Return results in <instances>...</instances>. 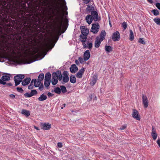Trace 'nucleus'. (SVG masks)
I'll return each mask as SVG.
<instances>
[{
  "mask_svg": "<svg viewBox=\"0 0 160 160\" xmlns=\"http://www.w3.org/2000/svg\"><path fill=\"white\" fill-rule=\"evenodd\" d=\"M0 0V29H5L7 27L11 28L12 25L7 19V15L5 14V9L8 10L10 9L11 6H8L9 2L7 1ZM38 39L36 36L30 35L25 36V34L22 35V33H18L9 36L7 34L1 35L0 45L3 49L8 48L9 46H12L18 50L23 51L33 46H35L38 43Z\"/></svg>",
  "mask_w": 160,
  "mask_h": 160,
  "instance_id": "obj_1",
  "label": "nucleus"
},
{
  "mask_svg": "<svg viewBox=\"0 0 160 160\" xmlns=\"http://www.w3.org/2000/svg\"><path fill=\"white\" fill-rule=\"evenodd\" d=\"M55 37V35L53 36L52 35L51 37L48 38L44 42L42 47L41 48V51H43L45 48L49 47L52 44Z\"/></svg>",
  "mask_w": 160,
  "mask_h": 160,
  "instance_id": "obj_2",
  "label": "nucleus"
},
{
  "mask_svg": "<svg viewBox=\"0 0 160 160\" xmlns=\"http://www.w3.org/2000/svg\"><path fill=\"white\" fill-rule=\"evenodd\" d=\"M1 79H0V84L5 85L6 84V82L10 80L11 75L7 73H3Z\"/></svg>",
  "mask_w": 160,
  "mask_h": 160,
  "instance_id": "obj_3",
  "label": "nucleus"
},
{
  "mask_svg": "<svg viewBox=\"0 0 160 160\" xmlns=\"http://www.w3.org/2000/svg\"><path fill=\"white\" fill-rule=\"evenodd\" d=\"M99 28L100 26L99 23L98 22H95L92 24L91 32L94 34L97 33L99 31Z\"/></svg>",
  "mask_w": 160,
  "mask_h": 160,
  "instance_id": "obj_4",
  "label": "nucleus"
},
{
  "mask_svg": "<svg viewBox=\"0 0 160 160\" xmlns=\"http://www.w3.org/2000/svg\"><path fill=\"white\" fill-rule=\"evenodd\" d=\"M25 14V11L22 8L20 9L18 11H15L14 13V16L20 18L23 17Z\"/></svg>",
  "mask_w": 160,
  "mask_h": 160,
  "instance_id": "obj_5",
  "label": "nucleus"
},
{
  "mask_svg": "<svg viewBox=\"0 0 160 160\" xmlns=\"http://www.w3.org/2000/svg\"><path fill=\"white\" fill-rule=\"evenodd\" d=\"M112 38L113 41H118L120 38L119 32L118 31L114 32L112 35Z\"/></svg>",
  "mask_w": 160,
  "mask_h": 160,
  "instance_id": "obj_6",
  "label": "nucleus"
},
{
  "mask_svg": "<svg viewBox=\"0 0 160 160\" xmlns=\"http://www.w3.org/2000/svg\"><path fill=\"white\" fill-rule=\"evenodd\" d=\"M142 102L143 104L144 108H147L148 105V101L146 95L142 94Z\"/></svg>",
  "mask_w": 160,
  "mask_h": 160,
  "instance_id": "obj_7",
  "label": "nucleus"
},
{
  "mask_svg": "<svg viewBox=\"0 0 160 160\" xmlns=\"http://www.w3.org/2000/svg\"><path fill=\"white\" fill-rule=\"evenodd\" d=\"M52 76L56 77L59 81L61 80L62 78V76L60 71H58L56 72H53L52 74Z\"/></svg>",
  "mask_w": 160,
  "mask_h": 160,
  "instance_id": "obj_8",
  "label": "nucleus"
},
{
  "mask_svg": "<svg viewBox=\"0 0 160 160\" xmlns=\"http://www.w3.org/2000/svg\"><path fill=\"white\" fill-rule=\"evenodd\" d=\"M91 14L92 19L94 21L96 22L100 20L99 19L97 11H92Z\"/></svg>",
  "mask_w": 160,
  "mask_h": 160,
  "instance_id": "obj_9",
  "label": "nucleus"
},
{
  "mask_svg": "<svg viewBox=\"0 0 160 160\" xmlns=\"http://www.w3.org/2000/svg\"><path fill=\"white\" fill-rule=\"evenodd\" d=\"M68 73L67 71H64L63 73L62 80L64 82H67L69 80Z\"/></svg>",
  "mask_w": 160,
  "mask_h": 160,
  "instance_id": "obj_10",
  "label": "nucleus"
},
{
  "mask_svg": "<svg viewBox=\"0 0 160 160\" xmlns=\"http://www.w3.org/2000/svg\"><path fill=\"white\" fill-rule=\"evenodd\" d=\"M38 93L35 90H32L31 91L30 93L28 92L24 94V96L25 97H31L34 95H37Z\"/></svg>",
  "mask_w": 160,
  "mask_h": 160,
  "instance_id": "obj_11",
  "label": "nucleus"
},
{
  "mask_svg": "<svg viewBox=\"0 0 160 160\" xmlns=\"http://www.w3.org/2000/svg\"><path fill=\"white\" fill-rule=\"evenodd\" d=\"M25 76L24 74H19L15 76L14 77V80L20 82H22V80L24 78Z\"/></svg>",
  "mask_w": 160,
  "mask_h": 160,
  "instance_id": "obj_12",
  "label": "nucleus"
},
{
  "mask_svg": "<svg viewBox=\"0 0 160 160\" xmlns=\"http://www.w3.org/2000/svg\"><path fill=\"white\" fill-rule=\"evenodd\" d=\"M132 116L134 118H135L137 120H140V116L138 114V112L136 109H133V110Z\"/></svg>",
  "mask_w": 160,
  "mask_h": 160,
  "instance_id": "obj_13",
  "label": "nucleus"
},
{
  "mask_svg": "<svg viewBox=\"0 0 160 160\" xmlns=\"http://www.w3.org/2000/svg\"><path fill=\"white\" fill-rule=\"evenodd\" d=\"M81 32L83 35H88V34L89 31V30L85 26H82L81 28Z\"/></svg>",
  "mask_w": 160,
  "mask_h": 160,
  "instance_id": "obj_14",
  "label": "nucleus"
},
{
  "mask_svg": "<svg viewBox=\"0 0 160 160\" xmlns=\"http://www.w3.org/2000/svg\"><path fill=\"white\" fill-rule=\"evenodd\" d=\"M102 41L100 39L99 37H97L96 38L95 41V47L96 48H98L99 47Z\"/></svg>",
  "mask_w": 160,
  "mask_h": 160,
  "instance_id": "obj_15",
  "label": "nucleus"
},
{
  "mask_svg": "<svg viewBox=\"0 0 160 160\" xmlns=\"http://www.w3.org/2000/svg\"><path fill=\"white\" fill-rule=\"evenodd\" d=\"M58 17L57 18V20L58 22V24L60 25V27L61 28L62 24V19L63 17H62L61 18H60V12L59 10H58Z\"/></svg>",
  "mask_w": 160,
  "mask_h": 160,
  "instance_id": "obj_16",
  "label": "nucleus"
},
{
  "mask_svg": "<svg viewBox=\"0 0 160 160\" xmlns=\"http://www.w3.org/2000/svg\"><path fill=\"white\" fill-rule=\"evenodd\" d=\"M70 69L71 72L73 73H75L78 70V67L75 64L72 65L70 68Z\"/></svg>",
  "mask_w": 160,
  "mask_h": 160,
  "instance_id": "obj_17",
  "label": "nucleus"
},
{
  "mask_svg": "<svg viewBox=\"0 0 160 160\" xmlns=\"http://www.w3.org/2000/svg\"><path fill=\"white\" fill-rule=\"evenodd\" d=\"M85 71L84 68L81 69L76 74V77L78 78H81L82 77V75Z\"/></svg>",
  "mask_w": 160,
  "mask_h": 160,
  "instance_id": "obj_18",
  "label": "nucleus"
},
{
  "mask_svg": "<svg viewBox=\"0 0 160 160\" xmlns=\"http://www.w3.org/2000/svg\"><path fill=\"white\" fill-rule=\"evenodd\" d=\"M42 128L44 130H49L51 127V124L49 123H42Z\"/></svg>",
  "mask_w": 160,
  "mask_h": 160,
  "instance_id": "obj_19",
  "label": "nucleus"
},
{
  "mask_svg": "<svg viewBox=\"0 0 160 160\" xmlns=\"http://www.w3.org/2000/svg\"><path fill=\"white\" fill-rule=\"evenodd\" d=\"M90 56V52L88 50H86L84 53L83 59L85 61L88 60Z\"/></svg>",
  "mask_w": 160,
  "mask_h": 160,
  "instance_id": "obj_20",
  "label": "nucleus"
},
{
  "mask_svg": "<svg viewBox=\"0 0 160 160\" xmlns=\"http://www.w3.org/2000/svg\"><path fill=\"white\" fill-rule=\"evenodd\" d=\"M86 22L89 25L92 22L93 19H92L91 15L90 14H88L85 18Z\"/></svg>",
  "mask_w": 160,
  "mask_h": 160,
  "instance_id": "obj_21",
  "label": "nucleus"
},
{
  "mask_svg": "<svg viewBox=\"0 0 160 160\" xmlns=\"http://www.w3.org/2000/svg\"><path fill=\"white\" fill-rule=\"evenodd\" d=\"M31 81L30 78H27L22 81V86H25L28 85Z\"/></svg>",
  "mask_w": 160,
  "mask_h": 160,
  "instance_id": "obj_22",
  "label": "nucleus"
},
{
  "mask_svg": "<svg viewBox=\"0 0 160 160\" xmlns=\"http://www.w3.org/2000/svg\"><path fill=\"white\" fill-rule=\"evenodd\" d=\"M21 113L24 115L26 117L29 116L30 114V112L29 111L24 109H22V110Z\"/></svg>",
  "mask_w": 160,
  "mask_h": 160,
  "instance_id": "obj_23",
  "label": "nucleus"
},
{
  "mask_svg": "<svg viewBox=\"0 0 160 160\" xmlns=\"http://www.w3.org/2000/svg\"><path fill=\"white\" fill-rule=\"evenodd\" d=\"M47 99V96L43 93L38 98V100L39 101H42L46 100Z\"/></svg>",
  "mask_w": 160,
  "mask_h": 160,
  "instance_id": "obj_24",
  "label": "nucleus"
},
{
  "mask_svg": "<svg viewBox=\"0 0 160 160\" xmlns=\"http://www.w3.org/2000/svg\"><path fill=\"white\" fill-rule=\"evenodd\" d=\"M87 35H83L82 34L80 36V40L81 41V42H86V40L87 38Z\"/></svg>",
  "mask_w": 160,
  "mask_h": 160,
  "instance_id": "obj_25",
  "label": "nucleus"
},
{
  "mask_svg": "<svg viewBox=\"0 0 160 160\" xmlns=\"http://www.w3.org/2000/svg\"><path fill=\"white\" fill-rule=\"evenodd\" d=\"M94 10V7L92 5H88V7L86 8L87 11L88 12H91V13L92 11H95Z\"/></svg>",
  "mask_w": 160,
  "mask_h": 160,
  "instance_id": "obj_26",
  "label": "nucleus"
},
{
  "mask_svg": "<svg viewBox=\"0 0 160 160\" xmlns=\"http://www.w3.org/2000/svg\"><path fill=\"white\" fill-rule=\"evenodd\" d=\"M106 36V32L105 30H103L101 31L100 34V37H99L100 39L103 41L105 38Z\"/></svg>",
  "mask_w": 160,
  "mask_h": 160,
  "instance_id": "obj_27",
  "label": "nucleus"
},
{
  "mask_svg": "<svg viewBox=\"0 0 160 160\" xmlns=\"http://www.w3.org/2000/svg\"><path fill=\"white\" fill-rule=\"evenodd\" d=\"M70 80L71 83H75L76 81V78L75 76L71 75L70 77Z\"/></svg>",
  "mask_w": 160,
  "mask_h": 160,
  "instance_id": "obj_28",
  "label": "nucleus"
},
{
  "mask_svg": "<svg viewBox=\"0 0 160 160\" xmlns=\"http://www.w3.org/2000/svg\"><path fill=\"white\" fill-rule=\"evenodd\" d=\"M97 80V77L96 76H94L92 77V80L91 82V84L92 85H94L96 83Z\"/></svg>",
  "mask_w": 160,
  "mask_h": 160,
  "instance_id": "obj_29",
  "label": "nucleus"
},
{
  "mask_svg": "<svg viewBox=\"0 0 160 160\" xmlns=\"http://www.w3.org/2000/svg\"><path fill=\"white\" fill-rule=\"evenodd\" d=\"M58 82V79L56 77H52V83L53 85H55Z\"/></svg>",
  "mask_w": 160,
  "mask_h": 160,
  "instance_id": "obj_30",
  "label": "nucleus"
},
{
  "mask_svg": "<svg viewBox=\"0 0 160 160\" xmlns=\"http://www.w3.org/2000/svg\"><path fill=\"white\" fill-rule=\"evenodd\" d=\"M105 51L108 52H110L112 49V48L111 47L107 45L105 46Z\"/></svg>",
  "mask_w": 160,
  "mask_h": 160,
  "instance_id": "obj_31",
  "label": "nucleus"
},
{
  "mask_svg": "<svg viewBox=\"0 0 160 160\" xmlns=\"http://www.w3.org/2000/svg\"><path fill=\"white\" fill-rule=\"evenodd\" d=\"M51 82V80H48L45 79L44 84L45 87L48 88Z\"/></svg>",
  "mask_w": 160,
  "mask_h": 160,
  "instance_id": "obj_32",
  "label": "nucleus"
},
{
  "mask_svg": "<svg viewBox=\"0 0 160 160\" xmlns=\"http://www.w3.org/2000/svg\"><path fill=\"white\" fill-rule=\"evenodd\" d=\"M130 40L131 41H132L133 40L134 38V35H133V33L131 29L130 30Z\"/></svg>",
  "mask_w": 160,
  "mask_h": 160,
  "instance_id": "obj_33",
  "label": "nucleus"
},
{
  "mask_svg": "<svg viewBox=\"0 0 160 160\" xmlns=\"http://www.w3.org/2000/svg\"><path fill=\"white\" fill-rule=\"evenodd\" d=\"M40 49L37 47H35L33 51V54H39L40 53Z\"/></svg>",
  "mask_w": 160,
  "mask_h": 160,
  "instance_id": "obj_34",
  "label": "nucleus"
},
{
  "mask_svg": "<svg viewBox=\"0 0 160 160\" xmlns=\"http://www.w3.org/2000/svg\"><path fill=\"white\" fill-rule=\"evenodd\" d=\"M51 75L50 72H48L45 74V79L50 80Z\"/></svg>",
  "mask_w": 160,
  "mask_h": 160,
  "instance_id": "obj_35",
  "label": "nucleus"
},
{
  "mask_svg": "<svg viewBox=\"0 0 160 160\" xmlns=\"http://www.w3.org/2000/svg\"><path fill=\"white\" fill-rule=\"evenodd\" d=\"M44 78V74L43 73L40 74L38 77V80L41 82L42 80Z\"/></svg>",
  "mask_w": 160,
  "mask_h": 160,
  "instance_id": "obj_36",
  "label": "nucleus"
},
{
  "mask_svg": "<svg viewBox=\"0 0 160 160\" xmlns=\"http://www.w3.org/2000/svg\"><path fill=\"white\" fill-rule=\"evenodd\" d=\"M54 92L56 93L60 94L61 92V89L59 87H57L54 88Z\"/></svg>",
  "mask_w": 160,
  "mask_h": 160,
  "instance_id": "obj_37",
  "label": "nucleus"
},
{
  "mask_svg": "<svg viewBox=\"0 0 160 160\" xmlns=\"http://www.w3.org/2000/svg\"><path fill=\"white\" fill-rule=\"evenodd\" d=\"M60 88L61 89V91L64 93L67 92V90L66 87L64 86H61Z\"/></svg>",
  "mask_w": 160,
  "mask_h": 160,
  "instance_id": "obj_38",
  "label": "nucleus"
},
{
  "mask_svg": "<svg viewBox=\"0 0 160 160\" xmlns=\"http://www.w3.org/2000/svg\"><path fill=\"white\" fill-rule=\"evenodd\" d=\"M151 12L155 16H157L159 14L158 11L157 9H153L151 11Z\"/></svg>",
  "mask_w": 160,
  "mask_h": 160,
  "instance_id": "obj_39",
  "label": "nucleus"
},
{
  "mask_svg": "<svg viewBox=\"0 0 160 160\" xmlns=\"http://www.w3.org/2000/svg\"><path fill=\"white\" fill-rule=\"evenodd\" d=\"M153 21L157 24L160 25V18H155L153 19Z\"/></svg>",
  "mask_w": 160,
  "mask_h": 160,
  "instance_id": "obj_40",
  "label": "nucleus"
},
{
  "mask_svg": "<svg viewBox=\"0 0 160 160\" xmlns=\"http://www.w3.org/2000/svg\"><path fill=\"white\" fill-rule=\"evenodd\" d=\"M138 42L139 43L142 44L144 45L146 44V42L143 40V38H139Z\"/></svg>",
  "mask_w": 160,
  "mask_h": 160,
  "instance_id": "obj_41",
  "label": "nucleus"
},
{
  "mask_svg": "<svg viewBox=\"0 0 160 160\" xmlns=\"http://www.w3.org/2000/svg\"><path fill=\"white\" fill-rule=\"evenodd\" d=\"M151 135L153 138V140H155L157 137V134L156 132H152Z\"/></svg>",
  "mask_w": 160,
  "mask_h": 160,
  "instance_id": "obj_42",
  "label": "nucleus"
},
{
  "mask_svg": "<svg viewBox=\"0 0 160 160\" xmlns=\"http://www.w3.org/2000/svg\"><path fill=\"white\" fill-rule=\"evenodd\" d=\"M41 81H40L38 80L37 81L36 80V83H35L34 84V86L35 87H38L40 85V84H41Z\"/></svg>",
  "mask_w": 160,
  "mask_h": 160,
  "instance_id": "obj_43",
  "label": "nucleus"
},
{
  "mask_svg": "<svg viewBox=\"0 0 160 160\" xmlns=\"http://www.w3.org/2000/svg\"><path fill=\"white\" fill-rule=\"evenodd\" d=\"M122 26L123 28V29L125 30L126 28H127V22H123L122 24Z\"/></svg>",
  "mask_w": 160,
  "mask_h": 160,
  "instance_id": "obj_44",
  "label": "nucleus"
},
{
  "mask_svg": "<svg viewBox=\"0 0 160 160\" xmlns=\"http://www.w3.org/2000/svg\"><path fill=\"white\" fill-rule=\"evenodd\" d=\"M17 90L18 92L22 93L23 91V90L22 88L19 87H18L17 88Z\"/></svg>",
  "mask_w": 160,
  "mask_h": 160,
  "instance_id": "obj_45",
  "label": "nucleus"
},
{
  "mask_svg": "<svg viewBox=\"0 0 160 160\" xmlns=\"http://www.w3.org/2000/svg\"><path fill=\"white\" fill-rule=\"evenodd\" d=\"M88 47V48L90 49L92 48V42H89L88 44H87Z\"/></svg>",
  "mask_w": 160,
  "mask_h": 160,
  "instance_id": "obj_46",
  "label": "nucleus"
},
{
  "mask_svg": "<svg viewBox=\"0 0 160 160\" xmlns=\"http://www.w3.org/2000/svg\"><path fill=\"white\" fill-rule=\"evenodd\" d=\"M33 84H30V85L28 87V89H31L33 88Z\"/></svg>",
  "mask_w": 160,
  "mask_h": 160,
  "instance_id": "obj_47",
  "label": "nucleus"
},
{
  "mask_svg": "<svg viewBox=\"0 0 160 160\" xmlns=\"http://www.w3.org/2000/svg\"><path fill=\"white\" fill-rule=\"evenodd\" d=\"M78 61L80 62V63H82L84 62L83 59L81 57H79Z\"/></svg>",
  "mask_w": 160,
  "mask_h": 160,
  "instance_id": "obj_48",
  "label": "nucleus"
},
{
  "mask_svg": "<svg viewBox=\"0 0 160 160\" xmlns=\"http://www.w3.org/2000/svg\"><path fill=\"white\" fill-rule=\"evenodd\" d=\"M156 6L158 9L160 10V3L157 2L156 4Z\"/></svg>",
  "mask_w": 160,
  "mask_h": 160,
  "instance_id": "obj_49",
  "label": "nucleus"
},
{
  "mask_svg": "<svg viewBox=\"0 0 160 160\" xmlns=\"http://www.w3.org/2000/svg\"><path fill=\"white\" fill-rule=\"evenodd\" d=\"M57 145L59 148H61L62 147V144L61 142H59L57 144Z\"/></svg>",
  "mask_w": 160,
  "mask_h": 160,
  "instance_id": "obj_50",
  "label": "nucleus"
},
{
  "mask_svg": "<svg viewBox=\"0 0 160 160\" xmlns=\"http://www.w3.org/2000/svg\"><path fill=\"white\" fill-rule=\"evenodd\" d=\"M14 81L15 82V86H18V85L21 82L20 81L19 82V81H16L15 80H14Z\"/></svg>",
  "mask_w": 160,
  "mask_h": 160,
  "instance_id": "obj_51",
  "label": "nucleus"
},
{
  "mask_svg": "<svg viewBox=\"0 0 160 160\" xmlns=\"http://www.w3.org/2000/svg\"><path fill=\"white\" fill-rule=\"evenodd\" d=\"M126 127H127V125H124L122 126L120 128V130H124L126 128Z\"/></svg>",
  "mask_w": 160,
  "mask_h": 160,
  "instance_id": "obj_52",
  "label": "nucleus"
},
{
  "mask_svg": "<svg viewBox=\"0 0 160 160\" xmlns=\"http://www.w3.org/2000/svg\"><path fill=\"white\" fill-rule=\"evenodd\" d=\"M37 80L35 79H33L32 80V81L31 82V84H34L35 83H36V81Z\"/></svg>",
  "mask_w": 160,
  "mask_h": 160,
  "instance_id": "obj_53",
  "label": "nucleus"
},
{
  "mask_svg": "<svg viewBox=\"0 0 160 160\" xmlns=\"http://www.w3.org/2000/svg\"><path fill=\"white\" fill-rule=\"evenodd\" d=\"M82 44L83 46V47L84 48L88 47V45L86 44V42H82Z\"/></svg>",
  "mask_w": 160,
  "mask_h": 160,
  "instance_id": "obj_54",
  "label": "nucleus"
},
{
  "mask_svg": "<svg viewBox=\"0 0 160 160\" xmlns=\"http://www.w3.org/2000/svg\"><path fill=\"white\" fill-rule=\"evenodd\" d=\"M43 88V84H42L39 87V89L40 91H41L42 90Z\"/></svg>",
  "mask_w": 160,
  "mask_h": 160,
  "instance_id": "obj_55",
  "label": "nucleus"
},
{
  "mask_svg": "<svg viewBox=\"0 0 160 160\" xmlns=\"http://www.w3.org/2000/svg\"><path fill=\"white\" fill-rule=\"evenodd\" d=\"M48 95L49 97H52L53 95V94L49 92L48 93Z\"/></svg>",
  "mask_w": 160,
  "mask_h": 160,
  "instance_id": "obj_56",
  "label": "nucleus"
},
{
  "mask_svg": "<svg viewBox=\"0 0 160 160\" xmlns=\"http://www.w3.org/2000/svg\"><path fill=\"white\" fill-rule=\"evenodd\" d=\"M84 1V3L86 4H87L90 2V0H83Z\"/></svg>",
  "mask_w": 160,
  "mask_h": 160,
  "instance_id": "obj_57",
  "label": "nucleus"
},
{
  "mask_svg": "<svg viewBox=\"0 0 160 160\" xmlns=\"http://www.w3.org/2000/svg\"><path fill=\"white\" fill-rule=\"evenodd\" d=\"M152 132H153L155 133L156 132V131L155 129V128L154 126L152 127Z\"/></svg>",
  "mask_w": 160,
  "mask_h": 160,
  "instance_id": "obj_58",
  "label": "nucleus"
},
{
  "mask_svg": "<svg viewBox=\"0 0 160 160\" xmlns=\"http://www.w3.org/2000/svg\"><path fill=\"white\" fill-rule=\"evenodd\" d=\"M10 97L12 99H14L15 98V95L14 94H10Z\"/></svg>",
  "mask_w": 160,
  "mask_h": 160,
  "instance_id": "obj_59",
  "label": "nucleus"
},
{
  "mask_svg": "<svg viewBox=\"0 0 160 160\" xmlns=\"http://www.w3.org/2000/svg\"><path fill=\"white\" fill-rule=\"evenodd\" d=\"M6 85L9 86H12V84L10 82L9 83H6Z\"/></svg>",
  "mask_w": 160,
  "mask_h": 160,
  "instance_id": "obj_60",
  "label": "nucleus"
},
{
  "mask_svg": "<svg viewBox=\"0 0 160 160\" xmlns=\"http://www.w3.org/2000/svg\"><path fill=\"white\" fill-rule=\"evenodd\" d=\"M75 62L77 65H79V61H78V60H75Z\"/></svg>",
  "mask_w": 160,
  "mask_h": 160,
  "instance_id": "obj_61",
  "label": "nucleus"
},
{
  "mask_svg": "<svg viewBox=\"0 0 160 160\" xmlns=\"http://www.w3.org/2000/svg\"><path fill=\"white\" fill-rule=\"evenodd\" d=\"M157 143L159 146L160 148V139H158L157 141Z\"/></svg>",
  "mask_w": 160,
  "mask_h": 160,
  "instance_id": "obj_62",
  "label": "nucleus"
},
{
  "mask_svg": "<svg viewBox=\"0 0 160 160\" xmlns=\"http://www.w3.org/2000/svg\"><path fill=\"white\" fill-rule=\"evenodd\" d=\"M148 2L152 4L153 3L152 0H147Z\"/></svg>",
  "mask_w": 160,
  "mask_h": 160,
  "instance_id": "obj_63",
  "label": "nucleus"
},
{
  "mask_svg": "<svg viewBox=\"0 0 160 160\" xmlns=\"http://www.w3.org/2000/svg\"><path fill=\"white\" fill-rule=\"evenodd\" d=\"M12 53L13 54L15 55L16 54V52L14 50H13L12 52Z\"/></svg>",
  "mask_w": 160,
  "mask_h": 160,
  "instance_id": "obj_64",
  "label": "nucleus"
}]
</instances>
